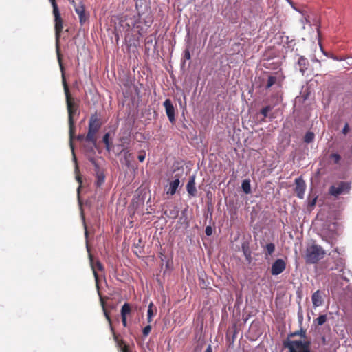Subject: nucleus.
<instances>
[{"mask_svg":"<svg viewBox=\"0 0 352 352\" xmlns=\"http://www.w3.org/2000/svg\"><path fill=\"white\" fill-rule=\"evenodd\" d=\"M57 53V58L58 60V63L60 65V68L62 72V79H63V85L64 88V91L66 97V103H67V109L68 111V122H69V144L70 148L73 154V160L76 163V158L74 153V145L72 143L73 139L74 138V117L78 116L80 115V111L78 109V106L77 104L74 102V101L71 98L69 89L68 85L66 82L65 74H64V68L62 64L61 57L60 54V51Z\"/></svg>","mask_w":352,"mask_h":352,"instance_id":"obj_1","label":"nucleus"},{"mask_svg":"<svg viewBox=\"0 0 352 352\" xmlns=\"http://www.w3.org/2000/svg\"><path fill=\"white\" fill-rule=\"evenodd\" d=\"M325 251L319 245L312 244L307 247L305 253V261L307 263H316L325 255Z\"/></svg>","mask_w":352,"mask_h":352,"instance_id":"obj_2","label":"nucleus"},{"mask_svg":"<svg viewBox=\"0 0 352 352\" xmlns=\"http://www.w3.org/2000/svg\"><path fill=\"white\" fill-rule=\"evenodd\" d=\"M53 8V15L54 17V28L56 32V50L58 52L59 49V38L63 30V19L60 16L58 5L56 0H49Z\"/></svg>","mask_w":352,"mask_h":352,"instance_id":"obj_3","label":"nucleus"},{"mask_svg":"<svg viewBox=\"0 0 352 352\" xmlns=\"http://www.w3.org/2000/svg\"><path fill=\"white\" fill-rule=\"evenodd\" d=\"M283 344L289 349V352H311L309 340H288L284 342Z\"/></svg>","mask_w":352,"mask_h":352,"instance_id":"obj_4","label":"nucleus"},{"mask_svg":"<svg viewBox=\"0 0 352 352\" xmlns=\"http://www.w3.org/2000/svg\"><path fill=\"white\" fill-rule=\"evenodd\" d=\"M70 3L73 6L75 12L78 14L79 22L83 25L89 19V14L85 11V6L82 1L76 2L74 0H69Z\"/></svg>","mask_w":352,"mask_h":352,"instance_id":"obj_5","label":"nucleus"},{"mask_svg":"<svg viewBox=\"0 0 352 352\" xmlns=\"http://www.w3.org/2000/svg\"><path fill=\"white\" fill-rule=\"evenodd\" d=\"M338 223L336 221H322L321 234L330 239L337 236Z\"/></svg>","mask_w":352,"mask_h":352,"instance_id":"obj_6","label":"nucleus"},{"mask_svg":"<svg viewBox=\"0 0 352 352\" xmlns=\"http://www.w3.org/2000/svg\"><path fill=\"white\" fill-rule=\"evenodd\" d=\"M351 189V184L349 182H341L337 186H330L329 192L330 195L338 197L340 195L348 193Z\"/></svg>","mask_w":352,"mask_h":352,"instance_id":"obj_7","label":"nucleus"},{"mask_svg":"<svg viewBox=\"0 0 352 352\" xmlns=\"http://www.w3.org/2000/svg\"><path fill=\"white\" fill-rule=\"evenodd\" d=\"M101 304H102V309H103V312H104V316H105L106 319L107 320V321L109 322L111 331L112 332L114 341L116 342L117 346L120 348V349L122 350V347L124 345H126V344H124V340H122V339H119L118 338V336L115 333L114 328L112 326L111 319V317L109 316V313L106 309L105 306H104V301H103V300L102 298H101Z\"/></svg>","mask_w":352,"mask_h":352,"instance_id":"obj_8","label":"nucleus"},{"mask_svg":"<svg viewBox=\"0 0 352 352\" xmlns=\"http://www.w3.org/2000/svg\"><path fill=\"white\" fill-rule=\"evenodd\" d=\"M284 77L280 72H275L268 76L265 89H268L272 86L280 87Z\"/></svg>","mask_w":352,"mask_h":352,"instance_id":"obj_9","label":"nucleus"},{"mask_svg":"<svg viewBox=\"0 0 352 352\" xmlns=\"http://www.w3.org/2000/svg\"><path fill=\"white\" fill-rule=\"evenodd\" d=\"M285 268V261L282 258H278L272 265L271 274L274 276H277L284 272Z\"/></svg>","mask_w":352,"mask_h":352,"instance_id":"obj_10","label":"nucleus"},{"mask_svg":"<svg viewBox=\"0 0 352 352\" xmlns=\"http://www.w3.org/2000/svg\"><path fill=\"white\" fill-rule=\"evenodd\" d=\"M295 192L296 193L297 197L299 199H303L305 189H306V184L302 177H299L295 179Z\"/></svg>","mask_w":352,"mask_h":352,"instance_id":"obj_11","label":"nucleus"},{"mask_svg":"<svg viewBox=\"0 0 352 352\" xmlns=\"http://www.w3.org/2000/svg\"><path fill=\"white\" fill-rule=\"evenodd\" d=\"M163 104H164V107H165L166 113V115L168 116V118L169 121L171 123L175 122V108H174V107H173L170 100V99H166L164 102Z\"/></svg>","mask_w":352,"mask_h":352,"instance_id":"obj_12","label":"nucleus"},{"mask_svg":"<svg viewBox=\"0 0 352 352\" xmlns=\"http://www.w3.org/2000/svg\"><path fill=\"white\" fill-rule=\"evenodd\" d=\"M186 190L190 197H195L197 196V190L195 186V175L190 176L188 182L186 184Z\"/></svg>","mask_w":352,"mask_h":352,"instance_id":"obj_13","label":"nucleus"},{"mask_svg":"<svg viewBox=\"0 0 352 352\" xmlns=\"http://www.w3.org/2000/svg\"><path fill=\"white\" fill-rule=\"evenodd\" d=\"M89 261H90V265H91V269L93 270V273H94L95 279L96 281H98V274L96 272V269L100 271H103L104 267L100 261H98V260L94 261V256L91 254H89Z\"/></svg>","mask_w":352,"mask_h":352,"instance_id":"obj_14","label":"nucleus"},{"mask_svg":"<svg viewBox=\"0 0 352 352\" xmlns=\"http://www.w3.org/2000/svg\"><path fill=\"white\" fill-rule=\"evenodd\" d=\"M101 126V122L96 114L92 115L89 119L88 130L97 133Z\"/></svg>","mask_w":352,"mask_h":352,"instance_id":"obj_15","label":"nucleus"},{"mask_svg":"<svg viewBox=\"0 0 352 352\" xmlns=\"http://www.w3.org/2000/svg\"><path fill=\"white\" fill-rule=\"evenodd\" d=\"M324 293L320 290L315 292L311 296L312 303L314 307L321 306L324 302Z\"/></svg>","mask_w":352,"mask_h":352,"instance_id":"obj_16","label":"nucleus"},{"mask_svg":"<svg viewBox=\"0 0 352 352\" xmlns=\"http://www.w3.org/2000/svg\"><path fill=\"white\" fill-rule=\"evenodd\" d=\"M309 65V60H307V58H306L303 56H301L298 58V60L296 67V68H298L299 69L300 73L302 75H304L305 72L308 69Z\"/></svg>","mask_w":352,"mask_h":352,"instance_id":"obj_17","label":"nucleus"},{"mask_svg":"<svg viewBox=\"0 0 352 352\" xmlns=\"http://www.w3.org/2000/svg\"><path fill=\"white\" fill-rule=\"evenodd\" d=\"M280 41L284 46L289 49L291 51L294 50V47L296 45L295 39L294 38L289 37L283 33L280 36Z\"/></svg>","mask_w":352,"mask_h":352,"instance_id":"obj_18","label":"nucleus"},{"mask_svg":"<svg viewBox=\"0 0 352 352\" xmlns=\"http://www.w3.org/2000/svg\"><path fill=\"white\" fill-rule=\"evenodd\" d=\"M179 184L180 181L179 177H177L174 180L170 182L169 184V188L167 191V194H170V195H175L179 186Z\"/></svg>","mask_w":352,"mask_h":352,"instance_id":"obj_19","label":"nucleus"},{"mask_svg":"<svg viewBox=\"0 0 352 352\" xmlns=\"http://www.w3.org/2000/svg\"><path fill=\"white\" fill-rule=\"evenodd\" d=\"M274 251L275 245L273 243H269L263 247V252L266 258H267L269 256H272Z\"/></svg>","mask_w":352,"mask_h":352,"instance_id":"obj_20","label":"nucleus"},{"mask_svg":"<svg viewBox=\"0 0 352 352\" xmlns=\"http://www.w3.org/2000/svg\"><path fill=\"white\" fill-rule=\"evenodd\" d=\"M122 154H123L124 160L125 161V163L127 166L129 165L131 160L133 158V154L131 153L130 150L128 148H124L120 152Z\"/></svg>","mask_w":352,"mask_h":352,"instance_id":"obj_21","label":"nucleus"},{"mask_svg":"<svg viewBox=\"0 0 352 352\" xmlns=\"http://www.w3.org/2000/svg\"><path fill=\"white\" fill-rule=\"evenodd\" d=\"M241 188L243 192L246 194L249 195L251 193V185H250V180L249 179H246L243 180L241 184Z\"/></svg>","mask_w":352,"mask_h":352,"instance_id":"obj_22","label":"nucleus"},{"mask_svg":"<svg viewBox=\"0 0 352 352\" xmlns=\"http://www.w3.org/2000/svg\"><path fill=\"white\" fill-rule=\"evenodd\" d=\"M344 265V260L342 258H339L335 261V267H332L331 270H336L339 272H343Z\"/></svg>","mask_w":352,"mask_h":352,"instance_id":"obj_23","label":"nucleus"},{"mask_svg":"<svg viewBox=\"0 0 352 352\" xmlns=\"http://www.w3.org/2000/svg\"><path fill=\"white\" fill-rule=\"evenodd\" d=\"M96 133L90 131L88 130V133L85 136V140L88 142H91L94 146L96 145V139L95 135Z\"/></svg>","mask_w":352,"mask_h":352,"instance_id":"obj_24","label":"nucleus"},{"mask_svg":"<svg viewBox=\"0 0 352 352\" xmlns=\"http://www.w3.org/2000/svg\"><path fill=\"white\" fill-rule=\"evenodd\" d=\"M96 185L97 187H100L104 182V175L100 170H98L96 173Z\"/></svg>","mask_w":352,"mask_h":352,"instance_id":"obj_25","label":"nucleus"},{"mask_svg":"<svg viewBox=\"0 0 352 352\" xmlns=\"http://www.w3.org/2000/svg\"><path fill=\"white\" fill-rule=\"evenodd\" d=\"M131 313V307L129 303L125 302L121 309V316L126 317L127 315L130 314Z\"/></svg>","mask_w":352,"mask_h":352,"instance_id":"obj_26","label":"nucleus"},{"mask_svg":"<svg viewBox=\"0 0 352 352\" xmlns=\"http://www.w3.org/2000/svg\"><path fill=\"white\" fill-rule=\"evenodd\" d=\"M242 251L244 254V256L247 259L251 258V251L250 250L249 243L248 242H244L241 245Z\"/></svg>","mask_w":352,"mask_h":352,"instance_id":"obj_27","label":"nucleus"},{"mask_svg":"<svg viewBox=\"0 0 352 352\" xmlns=\"http://www.w3.org/2000/svg\"><path fill=\"white\" fill-rule=\"evenodd\" d=\"M315 135L311 131H307L304 137V142L307 144L311 143L314 140Z\"/></svg>","mask_w":352,"mask_h":352,"instance_id":"obj_28","label":"nucleus"},{"mask_svg":"<svg viewBox=\"0 0 352 352\" xmlns=\"http://www.w3.org/2000/svg\"><path fill=\"white\" fill-rule=\"evenodd\" d=\"M191 58V56H190V51L188 48H186L184 51V54H183V57L181 60V64L182 66H184L186 63V60H190Z\"/></svg>","mask_w":352,"mask_h":352,"instance_id":"obj_29","label":"nucleus"},{"mask_svg":"<svg viewBox=\"0 0 352 352\" xmlns=\"http://www.w3.org/2000/svg\"><path fill=\"white\" fill-rule=\"evenodd\" d=\"M298 336H300L302 338H307L306 330L300 329V330L296 331L290 334V336H292V337Z\"/></svg>","mask_w":352,"mask_h":352,"instance_id":"obj_30","label":"nucleus"},{"mask_svg":"<svg viewBox=\"0 0 352 352\" xmlns=\"http://www.w3.org/2000/svg\"><path fill=\"white\" fill-rule=\"evenodd\" d=\"M272 109V107L270 105H267L261 110L260 113L264 118H266L268 117V113Z\"/></svg>","mask_w":352,"mask_h":352,"instance_id":"obj_31","label":"nucleus"},{"mask_svg":"<svg viewBox=\"0 0 352 352\" xmlns=\"http://www.w3.org/2000/svg\"><path fill=\"white\" fill-rule=\"evenodd\" d=\"M327 316L326 315H320L315 320L318 325H322L327 321Z\"/></svg>","mask_w":352,"mask_h":352,"instance_id":"obj_32","label":"nucleus"},{"mask_svg":"<svg viewBox=\"0 0 352 352\" xmlns=\"http://www.w3.org/2000/svg\"><path fill=\"white\" fill-rule=\"evenodd\" d=\"M329 158H330V160L333 161L334 164H338L341 160V157L338 153L331 154Z\"/></svg>","mask_w":352,"mask_h":352,"instance_id":"obj_33","label":"nucleus"},{"mask_svg":"<svg viewBox=\"0 0 352 352\" xmlns=\"http://www.w3.org/2000/svg\"><path fill=\"white\" fill-rule=\"evenodd\" d=\"M153 307H154L153 303L152 302H150L149 305H148V311H147V316H153L155 315L156 311L154 312Z\"/></svg>","mask_w":352,"mask_h":352,"instance_id":"obj_34","label":"nucleus"},{"mask_svg":"<svg viewBox=\"0 0 352 352\" xmlns=\"http://www.w3.org/2000/svg\"><path fill=\"white\" fill-rule=\"evenodd\" d=\"M300 23L302 24V28L303 30L305 29V25L306 24H309L311 25L309 21L305 16H302L300 19Z\"/></svg>","mask_w":352,"mask_h":352,"instance_id":"obj_35","label":"nucleus"},{"mask_svg":"<svg viewBox=\"0 0 352 352\" xmlns=\"http://www.w3.org/2000/svg\"><path fill=\"white\" fill-rule=\"evenodd\" d=\"M151 331V326L150 324H148L146 326L142 331V333L144 336H147Z\"/></svg>","mask_w":352,"mask_h":352,"instance_id":"obj_36","label":"nucleus"},{"mask_svg":"<svg viewBox=\"0 0 352 352\" xmlns=\"http://www.w3.org/2000/svg\"><path fill=\"white\" fill-rule=\"evenodd\" d=\"M89 161L91 162V164L94 166L96 173L98 170H100V166L94 158H90Z\"/></svg>","mask_w":352,"mask_h":352,"instance_id":"obj_37","label":"nucleus"},{"mask_svg":"<svg viewBox=\"0 0 352 352\" xmlns=\"http://www.w3.org/2000/svg\"><path fill=\"white\" fill-rule=\"evenodd\" d=\"M109 137H110L109 133H106L104 135L103 138H102V142H104V144L111 143L110 140H109Z\"/></svg>","mask_w":352,"mask_h":352,"instance_id":"obj_38","label":"nucleus"},{"mask_svg":"<svg viewBox=\"0 0 352 352\" xmlns=\"http://www.w3.org/2000/svg\"><path fill=\"white\" fill-rule=\"evenodd\" d=\"M145 157H146V153H145V151H142L140 152V153L138 155V160L140 162H144V160H145Z\"/></svg>","mask_w":352,"mask_h":352,"instance_id":"obj_39","label":"nucleus"},{"mask_svg":"<svg viewBox=\"0 0 352 352\" xmlns=\"http://www.w3.org/2000/svg\"><path fill=\"white\" fill-rule=\"evenodd\" d=\"M206 234L207 236H210L212 234V228L211 226H207L205 230Z\"/></svg>","mask_w":352,"mask_h":352,"instance_id":"obj_40","label":"nucleus"},{"mask_svg":"<svg viewBox=\"0 0 352 352\" xmlns=\"http://www.w3.org/2000/svg\"><path fill=\"white\" fill-rule=\"evenodd\" d=\"M349 130V126L348 123H346L344 128L342 129V133L346 135Z\"/></svg>","mask_w":352,"mask_h":352,"instance_id":"obj_41","label":"nucleus"},{"mask_svg":"<svg viewBox=\"0 0 352 352\" xmlns=\"http://www.w3.org/2000/svg\"><path fill=\"white\" fill-rule=\"evenodd\" d=\"M83 226H84V228H85V237L87 238L88 230H87V226L86 221H83Z\"/></svg>","mask_w":352,"mask_h":352,"instance_id":"obj_42","label":"nucleus"},{"mask_svg":"<svg viewBox=\"0 0 352 352\" xmlns=\"http://www.w3.org/2000/svg\"><path fill=\"white\" fill-rule=\"evenodd\" d=\"M122 317V324L124 327H126L127 326V320H126V317H123V316H121Z\"/></svg>","mask_w":352,"mask_h":352,"instance_id":"obj_43","label":"nucleus"},{"mask_svg":"<svg viewBox=\"0 0 352 352\" xmlns=\"http://www.w3.org/2000/svg\"><path fill=\"white\" fill-rule=\"evenodd\" d=\"M85 137L83 134H80L76 137V139L79 141H82L85 140Z\"/></svg>","mask_w":352,"mask_h":352,"instance_id":"obj_44","label":"nucleus"},{"mask_svg":"<svg viewBox=\"0 0 352 352\" xmlns=\"http://www.w3.org/2000/svg\"><path fill=\"white\" fill-rule=\"evenodd\" d=\"M146 45H152L153 44V38H147L146 40Z\"/></svg>","mask_w":352,"mask_h":352,"instance_id":"obj_45","label":"nucleus"},{"mask_svg":"<svg viewBox=\"0 0 352 352\" xmlns=\"http://www.w3.org/2000/svg\"><path fill=\"white\" fill-rule=\"evenodd\" d=\"M316 199H317V198H316V197H315L314 199H313L310 201V203H309V206H315V205H316Z\"/></svg>","mask_w":352,"mask_h":352,"instance_id":"obj_46","label":"nucleus"},{"mask_svg":"<svg viewBox=\"0 0 352 352\" xmlns=\"http://www.w3.org/2000/svg\"><path fill=\"white\" fill-rule=\"evenodd\" d=\"M105 148L108 152H110L111 151V143L105 144Z\"/></svg>","mask_w":352,"mask_h":352,"instance_id":"obj_47","label":"nucleus"},{"mask_svg":"<svg viewBox=\"0 0 352 352\" xmlns=\"http://www.w3.org/2000/svg\"><path fill=\"white\" fill-rule=\"evenodd\" d=\"M129 351V347L127 345H124L122 349V352H128Z\"/></svg>","mask_w":352,"mask_h":352,"instance_id":"obj_48","label":"nucleus"},{"mask_svg":"<svg viewBox=\"0 0 352 352\" xmlns=\"http://www.w3.org/2000/svg\"><path fill=\"white\" fill-rule=\"evenodd\" d=\"M205 352H212V349L211 345H208Z\"/></svg>","mask_w":352,"mask_h":352,"instance_id":"obj_49","label":"nucleus"},{"mask_svg":"<svg viewBox=\"0 0 352 352\" xmlns=\"http://www.w3.org/2000/svg\"><path fill=\"white\" fill-rule=\"evenodd\" d=\"M347 63L349 65H352V57H348L347 58Z\"/></svg>","mask_w":352,"mask_h":352,"instance_id":"obj_50","label":"nucleus"},{"mask_svg":"<svg viewBox=\"0 0 352 352\" xmlns=\"http://www.w3.org/2000/svg\"><path fill=\"white\" fill-rule=\"evenodd\" d=\"M333 60H342V58H338V57L336 56H331Z\"/></svg>","mask_w":352,"mask_h":352,"instance_id":"obj_51","label":"nucleus"},{"mask_svg":"<svg viewBox=\"0 0 352 352\" xmlns=\"http://www.w3.org/2000/svg\"><path fill=\"white\" fill-rule=\"evenodd\" d=\"M153 316H147V321L148 323L151 322Z\"/></svg>","mask_w":352,"mask_h":352,"instance_id":"obj_52","label":"nucleus"},{"mask_svg":"<svg viewBox=\"0 0 352 352\" xmlns=\"http://www.w3.org/2000/svg\"><path fill=\"white\" fill-rule=\"evenodd\" d=\"M313 61L319 62L318 60L316 58H314L312 59Z\"/></svg>","mask_w":352,"mask_h":352,"instance_id":"obj_53","label":"nucleus"}]
</instances>
